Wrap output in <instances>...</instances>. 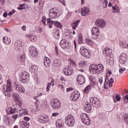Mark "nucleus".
<instances>
[{"instance_id": "nucleus-64", "label": "nucleus", "mask_w": 128, "mask_h": 128, "mask_svg": "<svg viewBox=\"0 0 128 128\" xmlns=\"http://www.w3.org/2000/svg\"><path fill=\"white\" fill-rule=\"evenodd\" d=\"M24 120H26V122H28V120H30V118H28V116H25L24 118Z\"/></svg>"}, {"instance_id": "nucleus-10", "label": "nucleus", "mask_w": 128, "mask_h": 128, "mask_svg": "<svg viewBox=\"0 0 128 128\" xmlns=\"http://www.w3.org/2000/svg\"><path fill=\"white\" fill-rule=\"evenodd\" d=\"M100 36V29L98 27H94L92 30V38L93 40H96Z\"/></svg>"}, {"instance_id": "nucleus-5", "label": "nucleus", "mask_w": 128, "mask_h": 128, "mask_svg": "<svg viewBox=\"0 0 128 128\" xmlns=\"http://www.w3.org/2000/svg\"><path fill=\"white\" fill-rule=\"evenodd\" d=\"M80 118L82 120V123L86 126H90V120L88 116V114L83 113L80 115Z\"/></svg>"}, {"instance_id": "nucleus-52", "label": "nucleus", "mask_w": 128, "mask_h": 128, "mask_svg": "<svg viewBox=\"0 0 128 128\" xmlns=\"http://www.w3.org/2000/svg\"><path fill=\"white\" fill-rule=\"evenodd\" d=\"M126 70V68H120L119 70V72L120 74H122Z\"/></svg>"}, {"instance_id": "nucleus-18", "label": "nucleus", "mask_w": 128, "mask_h": 128, "mask_svg": "<svg viewBox=\"0 0 128 128\" xmlns=\"http://www.w3.org/2000/svg\"><path fill=\"white\" fill-rule=\"evenodd\" d=\"M89 70L93 74H98V66L96 64H92L89 68Z\"/></svg>"}, {"instance_id": "nucleus-29", "label": "nucleus", "mask_w": 128, "mask_h": 128, "mask_svg": "<svg viewBox=\"0 0 128 128\" xmlns=\"http://www.w3.org/2000/svg\"><path fill=\"white\" fill-rule=\"evenodd\" d=\"M108 0H100V4L102 6V8H106L108 7Z\"/></svg>"}, {"instance_id": "nucleus-51", "label": "nucleus", "mask_w": 128, "mask_h": 128, "mask_svg": "<svg viewBox=\"0 0 128 128\" xmlns=\"http://www.w3.org/2000/svg\"><path fill=\"white\" fill-rule=\"evenodd\" d=\"M109 84H110V87L112 86V83L114 82V79L112 78H110V80H108Z\"/></svg>"}, {"instance_id": "nucleus-55", "label": "nucleus", "mask_w": 128, "mask_h": 128, "mask_svg": "<svg viewBox=\"0 0 128 128\" xmlns=\"http://www.w3.org/2000/svg\"><path fill=\"white\" fill-rule=\"evenodd\" d=\"M58 86L60 88H62V90H64V85L58 84Z\"/></svg>"}, {"instance_id": "nucleus-24", "label": "nucleus", "mask_w": 128, "mask_h": 128, "mask_svg": "<svg viewBox=\"0 0 128 128\" xmlns=\"http://www.w3.org/2000/svg\"><path fill=\"white\" fill-rule=\"evenodd\" d=\"M52 64V62H50V58L46 57L44 58V66L46 68H50V64Z\"/></svg>"}, {"instance_id": "nucleus-58", "label": "nucleus", "mask_w": 128, "mask_h": 128, "mask_svg": "<svg viewBox=\"0 0 128 128\" xmlns=\"http://www.w3.org/2000/svg\"><path fill=\"white\" fill-rule=\"evenodd\" d=\"M52 20L50 18H47V24H52Z\"/></svg>"}, {"instance_id": "nucleus-2", "label": "nucleus", "mask_w": 128, "mask_h": 128, "mask_svg": "<svg viewBox=\"0 0 128 128\" xmlns=\"http://www.w3.org/2000/svg\"><path fill=\"white\" fill-rule=\"evenodd\" d=\"M22 110V104H14L12 108H10V110H6L7 114H14L16 112H20Z\"/></svg>"}, {"instance_id": "nucleus-3", "label": "nucleus", "mask_w": 128, "mask_h": 128, "mask_svg": "<svg viewBox=\"0 0 128 128\" xmlns=\"http://www.w3.org/2000/svg\"><path fill=\"white\" fill-rule=\"evenodd\" d=\"M74 122H76L74 117L72 115H68L65 118L66 124L67 126H69L70 128H72L73 126H74Z\"/></svg>"}, {"instance_id": "nucleus-35", "label": "nucleus", "mask_w": 128, "mask_h": 128, "mask_svg": "<svg viewBox=\"0 0 128 128\" xmlns=\"http://www.w3.org/2000/svg\"><path fill=\"white\" fill-rule=\"evenodd\" d=\"M104 86V88H111L110 84L108 80V78H105Z\"/></svg>"}, {"instance_id": "nucleus-9", "label": "nucleus", "mask_w": 128, "mask_h": 128, "mask_svg": "<svg viewBox=\"0 0 128 128\" xmlns=\"http://www.w3.org/2000/svg\"><path fill=\"white\" fill-rule=\"evenodd\" d=\"M14 88H16V90L22 94H24L26 92V90L22 85L20 83H18L16 82H14Z\"/></svg>"}, {"instance_id": "nucleus-11", "label": "nucleus", "mask_w": 128, "mask_h": 128, "mask_svg": "<svg viewBox=\"0 0 128 128\" xmlns=\"http://www.w3.org/2000/svg\"><path fill=\"white\" fill-rule=\"evenodd\" d=\"M80 93L78 91H74L70 94V100L72 102H76V100L80 98Z\"/></svg>"}, {"instance_id": "nucleus-49", "label": "nucleus", "mask_w": 128, "mask_h": 128, "mask_svg": "<svg viewBox=\"0 0 128 128\" xmlns=\"http://www.w3.org/2000/svg\"><path fill=\"white\" fill-rule=\"evenodd\" d=\"M15 48H18V50H20V42H15Z\"/></svg>"}, {"instance_id": "nucleus-41", "label": "nucleus", "mask_w": 128, "mask_h": 128, "mask_svg": "<svg viewBox=\"0 0 128 128\" xmlns=\"http://www.w3.org/2000/svg\"><path fill=\"white\" fill-rule=\"evenodd\" d=\"M90 90H92V86L88 85L84 90V92H86V94H88L90 92Z\"/></svg>"}, {"instance_id": "nucleus-14", "label": "nucleus", "mask_w": 128, "mask_h": 128, "mask_svg": "<svg viewBox=\"0 0 128 128\" xmlns=\"http://www.w3.org/2000/svg\"><path fill=\"white\" fill-rule=\"evenodd\" d=\"M60 46L64 50H68L70 48V43L68 42L65 40H62L60 42Z\"/></svg>"}, {"instance_id": "nucleus-13", "label": "nucleus", "mask_w": 128, "mask_h": 128, "mask_svg": "<svg viewBox=\"0 0 128 128\" xmlns=\"http://www.w3.org/2000/svg\"><path fill=\"white\" fill-rule=\"evenodd\" d=\"M51 106L53 110H58L60 108V101L58 99H54L52 101Z\"/></svg>"}, {"instance_id": "nucleus-32", "label": "nucleus", "mask_w": 128, "mask_h": 128, "mask_svg": "<svg viewBox=\"0 0 128 128\" xmlns=\"http://www.w3.org/2000/svg\"><path fill=\"white\" fill-rule=\"evenodd\" d=\"M12 40H10V38H8V36H4L3 38V42L6 44H10Z\"/></svg>"}, {"instance_id": "nucleus-48", "label": "nucleus", "mask_w": 128, "mask_h": 128, "mask_svg": "<svg viewBox=\"0 0 128 128\" xmlns=\"http://www.w3.org/2000/svg\"><path fill=\"white\" fill-rule=\"evenodd\" d=\"M28 114V110H26V109L24 110L23 111H22L21 114L22 116H26Z\"/></svg>"}, {"instance_id": "nucleus-6", "label": "nucleus", "mask_w": 128, "mask_h": 128, "mask_svg": "<svg viewBox=\"0 0 128 128\" xmlns=\"http://www.w3.org/2000/svg\"><path fill=\"white\" fill-rule=\"evenodd\" d=\"M80 52L84 58H88L90 56V52L84 46L80 48Z\"/></svg>"}, {"instance_id": "nucleus-16", "label": "nucleus", "mask_w": 128, "mask_h": 128, "mask_svg": "<svg viewBox=\"0 0 128 128\" xmlns=\"http://www.w3.org/2000/svg\"><path fill=\"white\" fill-rule=\"evenodd\" d=\"M126 60H128V58H126V54L125 53L120 54L119 60L120 64H124L126 62Z\"/></svg>"}, {"instance_id": "nucleus-30", "label": "nucleus", "mask_w": 128, "mask_h": 128, "mask_svg": "<svg viewBox=\"0 0 128 128\" xmlns=\"http://www.w3.org/2000/svg\"><path fill=\"white\" fill-rule=\"evenodd\" d=\"M26 37L28 38H30V40L31 42H34L36 40V37L30 34H26Z\"/></svg>"}, {"instance_id": "nucleus-33", "label": "nucleus", "mask_w": 128, "mask_h": 128, "mask_svg": "<svg viewBox=\"0 0 128 128\" xmlns=\"http://www.w3.org/2000/svg\"><path fill=\"white\" fill-rule=\"evenodd\" d=\"M38 70V67L36 65H32L30 68V71L32 72H36Z\"/></svg>"}, {"instance_id": "nucleus-57", "label": "nucleus", "mask_w": 128, "mask_h": 128, "mask_svg": "<svg viewBox=\"0 0 128 128\" xmlns=\"http://www.w3.org/2000/svg\"><path fill=\"white\" fill-rule=\"evenodd\" d=\"M55 50L57 56H58V46H55Z\"/></svg>"}, {"instance_id": "nucleus-19", "label": "nucleus", "mask_w": 128, "mask_h": 128, "mask_svg": "<svg viewBox=\"0 0 128 128\" xmlns=\"http://www.w3.org/2000/svg\"><path fill=\"white\" fill-rule=\"evenodd\" d=\"M12 98L15 100L16 104H22V101L20 98V95L16 92L13 93L12 94Z\"/></svg>"}, {"instance_id": "nucleus-62", "label": "nucleus", "mask_w": 128, "mask_h": 128, "mask_svg": "<svg viewBox=\"0 0 128 128\" xmlns=\"http://www.w3.org/2000/svg\"><path fill=\"white\" fill-rule=\"evenodd\" d=\"M58 114H60L58 112H54L52 114V116H58Z\"/></svg>"}, {"instance_id": "nucleus-63", "label": "nucleus", "mask_w": 128, "mask_h": 128, "mask_svg": "<svg viewBox=\"0 0 128 128\" xmlns=\"http://www.w3.org/2000/svg\"><path fill=\"white\" fill-rule=\"evenodd\" d=\"M71 90H74V88L70 87L66 88V92H71Z\"/></svg>"}, {"instance_id": "nucleus-37", "label": "nucleus", "mask_w": 128, "mask_h": 128, "mask_svg": "<svg viewBox=\"0 0 128 128\" xmlns=\"http://www.w3.org/2000/svg\"><path fill=\"white\" fill-rule=\"evenodd\" d=\"M53 24H54L56 26H57L58 28H62V24L58 21H52V22Z\"/></svg>"}, {"instance_id": "nucleus-23", "label": "nucleus", "mask_w": 128, "mask_h": 128, "mask_svg": "<svg viewBox=\"0 0 128 128\" xmlns=\"http://www.w3.org/2000/svg\"><path fill=\"white\" fill-rule=\"evenodd\" d=\"M20 128H30V123L28 122L22 121L19 124Z\"/></svg>"}, {"instance_id": "nucleus-46", "label": "nucleus", "mask_w": 128, "mask_h": 128, "mask_svg": "<svg viewBox=\"0 0 128 128\" xmlns=\"http://www.w3.org/2000/svg\"><path fill=\"white\" fill-rule=\"evenodd\" d=\"M70 64L72 66H73L74 68H76V61H74V60H72L70 62Z\"/></svg>"}, {"instance_id": "nucleus-25", "label": "nucleus", "mask_w": 128, "mask_h": 128, "mask_svg": "<svg viewBox=\"0 0 128 128\" xmlns=\"http://www.w3.org/2000/svg\"><path fill=\"white\" fill-rule=\"evenodd\" d=\"M104 66L102 64H97V70L98 74H100L104 72Z\"/></svg>"}, {"instance_id": "nucleus-34", "label": "nucleus", "mask_w": 128, "mask_h": 128, "mask_svg": "<svg viewBox=\"0 0 128 128\" xmlns=\"http://www.w3.org/2000/svg\"><path fill=\"white\" fill-rule=\"evenodd\" d=\"M84 110L86 112H90L92 111V105L90 104H86L85 106Z\"/></svg>"}, {"instance_id": "nucleus-17", "label": "nucleus", "mask_w": 128, "mask_h": 128, "mask_svg": "<svg viewBox=\"0 0 128 128\" xmlns=\"http://www.w3.org/2000/svg\"><path fill=\"white\" fill-rule=\"evenodd\" d=\"M77 82L80 86L84 84L86 82V78L84 76L79 74L78 76L76 78Z\"/></svg>"}, {"instance_id": "nucleus-27", "label": "nucleus", "mask_w": 128, "mask_h": 128, "mask_svg": "<svg viewBox=\"0 0 128 128\" xmlns=\"http://www.w3.org/2000/svg\"><path fill=\"white\" fill-rule=\"evenodd\" d=\"M4 124L6 126H10V117L8 116H4Z\"/></svg>"}, {"instance_id": "nucleus-53", "label": "nucleus", "mask_w": 128, "mask_h": 128, "mask_svg": "<svg viewBox=\"0 0 128 128\" xmlns=\"http://www.w3.org/2000/svg\"><path fill=\"white\" fill-rule=\"evenodd\" d=\"M124 122H125L126 124H127V126H128V116H126L124 118Z\"/></svg>"}, {"instance_id": "nucleus-28", "label": "nucleus", "mask_w": 128, "mask_h": 128, "mask_svg": "<svg viewBox=\"0 0 128 128\" xmlns=\"http://www.w3.org/2000/svg\"><path fill=\"white\" fill-rule=\"evenodd\" d=\"M54 66H62V60L60 59H55L54 62Z\"/></svg>"}, {"instance_id": "nucleus-60", "label": "nucleus", "mask_w": 128, "mask_h": 128, "mask_svg": "<svg viewBox=\"0 0 128 128\" xmlns=\"http://www.w3.org/2000/svg\"><path fill=\"white\" fill-rule=\"evenodd\" d=\"M80 20H76L75 22L74 21L73 24H76V26H78V24H80Z\"/></svg>"}, {"instance_id": "nucleus-21", "label": "nucleus", "mask_w": 128, "mask_h": 128, "mask_svg": "<svg viewBox=\"0 0 128 128\" xmlns=\"http://www.w3.org/2000/svg\"><path fill=\"white\" fill-rule=\"evenodd\" d=\"M81 14L83 16H88L90 14V9L86 7L83 8L82 9Z\"/></svg>"}, {"instance_id": "nucleus-50", "label": "nucleus", "mask_w": 128, "mask_h": 128, "mask_svg": "<svg viewBox=\"0 0 128 128\" xmlns=\"http://www.w3.org/2000/svg\"><path fill=\"white\" fill-rule=\"evenodd\" d=\"M71 26H72L73 30H76V29L77 28H78V25L74 24L73 23L71 24Z\"/></svg>"}, {"instance_id": "nucleus-43", "label": "nucleus", "mask_w": 128, "mask_h": 128, "mask_svg": "<svg viewBox=\"0 0 128 128\" xmlns=\"http://www.w3.org/2000/svg\"><path fill=\"white\" fill-rule=\"evenodd\" d=\"M116 6H112V8L114 10V11H112V12H114V14L116 12H117L118 14L120 13V10H118V7H117V8H116Z\"/></svg>"}, {"instance_id": "nucleus-61", "label": "nucleus", "mask_w": 128, "mask_h": 128, "mask_svg": "<svg viewBox=\"0 0 128 128\" xmlns=\"http://www.w3.org/2000/svg\"><path fill=\"white\" fill-rule=\"evenodd\" d=\"M21 28L24 32H26V26L24 25L21 27Z\"/></svg>"}, {"instance_id": "nucleus-1", "label": "nucleus", "mask_w": 128, "mask_h": 128, "mask_svg": "<svg viewBox=\"0 0 128 128\" xmlns=\"http://www.w3.org/2000/svg\"><path fill=\"white\" fill-rule=\"evenodd\" d=\"M12 84L10 80H8L7 81V84L6 86V88H3L2 92L4 96H6V100H10V98H12Z\"/></svg>"}, {"instance_id": "nucleus-40", "label": "nucleus", "mask_w": 128, "mask_h": 128, "mask_svg": "<svg viewBox=\"0 0 128 128\" xmlns=\"http://www.w3.org/2000/svg\"><path fill=\"white\" fill-rule=\"evenodd\" d=\"M60 30H57V31L54 32L53 36L54 38H56V40H58V38H60Z\"/></svg>"}, {"instance_id": "nucleus-38", "label": "nucleus", "mask_w": 128, "mask_h": 128, "mask_svg": "<svg viewBox=\"0 0 128 128\" xmlns=\"http://www.w3.org/2000/svg\"><path fill=\"white\" fill-rule=\"evenodd\" d=\"M120 46L121 48H126L128 46V44L126 41H120Z\"/></svg>"}, {"instance_id": "nucleus-12", "label": "nucleus", "mask_w": 128, "mask_h": 128, "mask_svg": "<svg viewBox=\"0 0 128 128\" xmlns=\"http://www.w3.org/2000/svg\"><path fill=\"white\" fill-rule=\"evenodd\" d=\"M95 24L97 26L100 28H104L106 26V22L103 19H98L95 22Z\"/></svg>"}, {"instance_id": "nucleus-47", "label": "nucleus", "mask_w": 128, "mask_h": 128, "mask_svg": "<svg viewBox=\"0 0 128 128\" xmlns=\"http://www.w3.org/2000/svg\"><path fill=\"white\" fill-rule=\"evenodd\" d=\"M42 22L44 26H46V16L42 17Z\"/></svg>"}, {"instance_id": "nucleus-26", "label": "nucleus", "mask_w": 128, "mask_h": 128, "mask_svg": "<svg viewBox=\"0 0 128 128\" xmlns=\"http://www.w3.org/2000/svg\"><path fill=\"white\" fill-rule=\"evenodd\" d=\"M54 86V80L52 79L50 81V82L48 83L47 84L46 92H50V86Z\"/></svg>"}, {"instance_id": "nucleus-8", "label": "nucleus", "mask_w": 128, "mask_h": 128, "mask_svg": "<svg viewBox=\"0 0 128 128\" xmlns=\"http://www.w3.org/2000/svg\"><path fill=\"white\" fill-rule=\"evenodd\" d=\"M58 10L55 8H52L49 10L48 16L50 18H58Z\"/></svg>"}, {"instance_id": "nucleus-44", "label": "nucleus", "mask_w": 128, "mask_h": 128, "mask_svg": "<svg viewBox=\"0 0 128 128\" xmlns=\"http://www.w3.org/2000/svg\"><path fill=\"white\" fill-rule=\"evenodd\" d=\"M38 120L40 122H42V123L44 124V122H46V118L44 116H41L39 118Z\"/></svg>"}, {"instance_id": "nucleus-59", "label": "nucleus", "mask_w": 128, "mask_h": 128, "mask_svg": "<svg viewBox=\"0 0 128 128\" xmlns=\"http://www.w3.org/2000/svg\"><path fill=\"white\" fill-rule=\"evenodd\" d=\"M18 114H13L12 116V118L14 120H16V118H18Z\"/></svg>"}, {"instance_id": "nucleus-15", "label": "nucleus", "mask_w": 128, "mask_h": 128, "mask_svg": "<svg viewBox=\"0 0 128 128\" xmlns=\"http://www.w3.org/2000/svg\"><path fill=\"white\" fill-rule=\"evenodd\" d=\"M29 52L32 56H33L34 58H36V56L38 54V50H36V47L31 46L29 48Z\"/></svg>"}, {"instance_id": "nucleus-54", "label": "nucleus", "mask_w": 128, "mask_h": 128, "mask_svg": "<svg viewBox=\"0 0 128 128\" xmlns=\"http://www.w3.org/2000/svg\"><path fill=\"white\" fill-rule=\"evenodd\" d=\"M99 82L100 84H102V82H104V78L102 77L99 78Z\"/></svg>"}, {"instance_id": "nucleus-31", "label": "nucleus", "mask_w": 128, "mask_h": 128, "mask_svg": "<svg viewBox=\"0 0 128 128\" xmlns=\"http://www.w3.org/2000/svg\"><path fill=\"white\" fill-rule=\"evenodd\" d=\"M88 64V62L86 61H80L79 62V66L80 68L84 69V68H86V66Z\"/></svg>"}, {"instance_id": "nucleus-42", "label": "nucleus", "mask_w": 128, "mask_h": 128, "mask_svg": "<svg viewBox=\"0 0 128 128\" xmlns=\"http://www.w3.org/2000/svg\"><path fill=\"white\" fill-rule=\"evenodd\" d=\"M18 60L19 62H24V55L20 54L18 56Z\"/></svg>"}, {"instance_id": "nucleus-20", "label": "nucleus", "mask_w": 128, "mask_h": 128, "mask_svg": "<svg viewBox=\"0 0 128 128\" xmlns=\"http://www.w3.org/2000/svg\"><path fill=\"white\" fill-rule=\"evenodd\" d=\"M63 72L66 76H70L73 72L72 66H66L63 69Z\"/></svg>"}, {"instance_id": "nucleus-7", "label": "nucleus", "mask_w": 128, "mask_h": 128, "mask_svg": "<svg viewBox=\"0 0 128 128\" xmlns=\"http://www.w3.org/2000/svg\"><path fill=\"white\" fill-rule=\"evenodd\" d=\"M28 80H30V74L28 72H22L20 77V82L23 84H26V82H28Z\"/></svg>"}, {"instance_id": "nucleus-36", "label": "nucleus", "mask_w": 128, "mask_h": 128, "mask_svg": "<svg viewBox=\"0 0 128 128\" xmlns=\"http://www.w3.org/2000/svg\"><path fill=\"white\" fill-rule=\"evenodd\" d=\"M85 40V44H88V46H92L94 44V42H92V40L88 38H86L84 39Z\"/></svg>"}, {"instance_id": "nucleus-45", "label": "nucleus", "mask_w": 128, "mask_h": 128, "mask_svg": "<svg viewBox=\"0 0 128 128\" xmlns=\"http://www.w3.org/2000/svg\"><path fill=\"white\" fill-rule=\"evenodd\" d=\"M78 42V44H82V42H84V39L82 38V34L79 35Z\"/></svg>"}, {"instance_id": "nucleus-4", "label": "nucleus", "mask_w": 128, "mask_h": 128, "mask_svg": "<svg viewBox=\"0 0 128 128\" xmlns=\"http://www.w3.org/2000/svg\"><path fill=\"white\" fill-rule=\"evenodd\" d=\"M90 102L92 103V106L96 108H100L102 104L100 100L96 98L92 97L90 98Z\"/></svg>"}, {"instance_id": "nucleus-22", "label": "nucleus", "mask_w": 128, "mask_h": 128, "mask_svg": "<svg viewBox=\"0 0 128 128\" xmlns=\"http://www.w3.org/2000/svg\"><path fill=\"white\" fill-rule=\"evenodd\" d=\"M112 52V50L110 48H105L103 51L104 54H105L106 56H110Z\"/></svg>"}, {"instance_id": "nucleus-39", "label": "nucleus", "mask_w": 128, "mask_h": 128, "mask_svg": "<svg viewBox=\"0 0 128 128\" xmlns=\"http://www.w3.org/2000/svg\"><path fill=\"white\" fill-rule=\"evenodd\" d=\"M56 126L57 128H60L62 126V120L60 119H58L56 121Z\"/></svg>"}, {"instance_id": "nucleus-56", "label": "nucleus", "mask_w": 128, "mask_h": 128, "mask_svg": "<svg viewBox=\"0 0 128 128\" xmlns=\"http://www.w3.org/2000/svg\"><path fill=\"white\" fill-rule=\"evenodd\" d=\"M16 12V10H13L12 11L9 12L8 14V16H12V14H14Z\"/></svg>"}]
</instances>
